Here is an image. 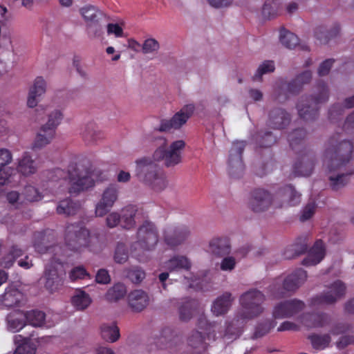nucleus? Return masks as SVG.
<instances>
[{"mask_svg": "<svg viewBox=\"0 0 354 354\" xmlns=\"http://www.w3.org/2000/svg\"><path fill=\"white\" fill-rule=\"evenodd\" d=\"M339 134L331 136L326 146L324 164L328 168L329 185L332 190L339 191L344 187L354 174V169L348 165L353 151V143L341 140Z\"/></svg>", "mask_w": 354, "mask_h": 354, "instance_id": "f257e3e1", "label": "nucleus"}, {"mask_svg": "<svg viewBox=\"0 0 354 354\" xmlns=\"http://www.w3.org/2000/svg\"><path fill=\"white\" fill-rule=\"evenodd\" d=\"M265 300V295L256 288L250 289L242 294L239 299L242 310L238 311L234 318L227 324L223 336H227L230 330L232 337L230 338H236L239 336L241 328L248 320L254 319L263 313V304Z\"/></svg>", "mask_w": 354, "mask_h": 354, "instance_id": "f03ea898", "label": "nucleus"}, {"mask_svg": "<svg viewBox=\"0 0 354 354\" xmlns=\"http://www.w3.org/2000/svg\"><path fill=\"white\" fill-rule=\"evenodd\" d=\"M301 201V194L293 186L287 185L280 188L272 196L263 188H256L252 191L249 201V207L254 212L266 211L272 205L275 208L285 205L295 206Z\"/></svg>", "mask_w": 354, "mask_h": 354, "instance_id": "7ed1b4c3", "label": "nucleus"}, {"mask_svg": "<svg viewBox=\"0 0 354 354\" xmlns=\"http://www.w3.org/2000/svg\"><path fill=\"white\" fill-rule=\"evenodd\" d=\"M46 176L47 180L50 182L68 179L70 185L68 192L71 194H78L95 185L94 180L89 176L88 168L80 162L71 163L67 171L60 168L47 171Z\"/></svg>", "mask_w": 354, "mask_h": 354, "instance_id": "20e7f679", "label": "nucleus"}, {"mask_svg": "<svg viewBox=\"0 0 354 354\" xmlns=\"http://www.w3.org/2000/svg\"><path fill=\"white\" fill-rule=\"evenodd\" d=\"M306 134L305 129H296L288 136L290 148L298 156L292 168L295 176H309L314 169L315 156L305 145Z\"/></svg>", "mask_w": 354, "mask_h": 354, "instance_id": "39448f33", "label": "nucleus"}, {"mask_svg": "<svg viewBox=\"0 0 354 354\" xmlns=\"http://www.w3.org/2000/svg\"><path fill=\"white\" fill-rule=\"evenodd\" d=\"M150 141L157 142L159 147L153 153L155 161L162 162L167 167H174L182 161V151L185 147V142L183 140L174 141L166 148L167 140L163 136H156L151 133L147 136Z\"/></svg>", "mask_w": 354, "mask_h": 354, "instance_id": "423d86ee", "label": "nucleus"}, {"mask_svg": "<svg viewBox=\"0 0 354 354\" xmlns=\"http://www.w3.org/2000/svg\"><path fill=\"white\" fill-rule=\"evenodd\" d=\"M35 249L41 253L53 254L50 263L46 266L44 278L46 279V288L50 292H55L59 290L64 283L63 277L58 274L57 269L55 266V264L62 265L63 263V260L59 257L64 255L62 247L59 245H54L42 248L39 244H36Z\"/></svg>", "mask_w": 354, "mask_h": 354, "instance_id": "0eeeda50", "label": "nucleus"}, {"mask_svg": "<svg viewBox=\"0 0 354 354\" xmlns=\"http://www.w3.org/2000/svg\"><path fill=\"white\" fill-rule=\"evenodd\" d=\"M137 175L156 191H162L167 185L164 171L149 158H142L136 161Z\"/></svg>", "mask_w": 354, "mask_h": 354, "instance_id": "6e6552de", "label": "nucleus"}, {"mask_svg": "<svg viewBox=\"0 0 354 354\" xmlns=\"http://www.w3.org/2000/svg\"><path fill=\"white\" fill-rule=\"evenodd\" d=\"M317 89L315 96L301 97L297 104L299 117L306 121L315 120L318 117L319 105L328 100V88L325 82H318Z\"/></svg>", "mask_w": 354, "mask_h": 354, "instance_id": "1a4fd4ad", "label": "nucleus"}, {"mask_svg": "<svg viewBox=\"0 0 354 354\" xmlns=\"http://www.w3.org/2000/svg\"><path fill=\"white\" fill-rule=\"evenodd\" d=\"M197 326L202 331L194 330L188 337V344L194 348H201L205 351L208 347V344L205 342V339L215 341L217 338L230 339V337H232V330L230 331L227 336H223L225 330L223 332H218V336H216L215 330L218 328V326L216 324L209 323L203 315L198 319Z\"/></svg>", "mask_w": 354, "mask_h": 354, "instance_id": "9d476101", "label": "nucleus"}, {"mask_svg": "<svg viewBox=\"0 0 354 354\" xmlns=\"http://www.w3.org/2000/svg\"><path fill=\"white\" fill-rule=\"evenodd\" d=\"M307 279L306 272L298 268L283 279L277 278L269 286V292L275 299H281L295 292Z\"/></svg>", "mask_w": 354, "mask_h": 354, "instance_id": "9b49d317", "label": "nucleus"}, {"mask_svg": "<svg viewBox=\"0 0 354 354\" xmlns=\"http://www.w3.org/2000/svg\"><path fill=\"white\" fill-rule=\"evenodd\" d=\"M137 241L131 245V252L138 259L139 254L136 252L138 248L143 251H151L155 249L159 240L158 231L156 225L149 221H145L138 227L137 231Z\"/></svg>", "mask_w": 354, "mask_h": 354, "instance_id": "f8f14e48", "label": "nucleus"}, {"mask_svg": "<svg viewBox=\"0 0 354 354\" xmlns=\"http://www.w3.org/2000/svg\"><path fill=\"white\" fill-rule=\"evenodd\" d=\"M89 231L80 224L74 223L67 225L65 232V245L71 251L81 252L89 244Z\"/></svg>", "mask_w": 354, "mask_h": 354, "instance_id": "ddd939ff", "label": "nucleus"}, {"mask_svg": "<svg viewBox=\"0 0 354 354\" xmlns=\"http://www.w3.org/2000/svg\"><path fill=\"white\" fill-rule=\"evenodd\" d=\"M63 115L59 111H55L48 115L46 124L41 126L32 144V149H39L48 145L54 138L57 126L60 124Z\"/></svg>", "mask_w": 354, "mask_h": 354, "instance_id": "4468645a", "label": "nucleus"}, {"mask_svg": "<svg viewBox=\"0 0 354 354\" xmlns=\"http://www.w3.org/2000/svg\"><path fill=\"white\" fill-rule=\"evenodd\" d=\"M195 106L192 104L185 105L171 118L161 120L160 126L155 128L152 133L155 134L156 131L168 132L171 129H179L192 115Z\"/></svg>", "mask_w": 354, "mask_h": 354, "instance_id": "2eb2a0df", "label": "nucleus"}, {"mask_svg": "<svg viewBox=\"0 0 354 354\" xmlns=\"http://www.w3.org/2000/svg\"><path fill=\"white\" fill-rule=\"evenodd\" d=\"M328 289L326 292L311 298L310 305L316 306L333 304L345 295L346 287L342 281L336 280L328 287Z\"/></svg>", "mask_w": 354, "mask_h": 354, "instance_id": "dca6fc26", "label": "nucleus"}, {"mask_svg": "<svg viewBox=\"0 0 354 354\" xmlns=\"http://www.w3.org/2000/svg\"><path fill=\"white\" fill-rule=\"evenodd\" d=\"M245 147L243 141L233 142L230 150L228 159V172L230 176L238 178L243 172L245 166L242 160V154Z\"/></svg>", "mask_w": 354, "mask_h": 354, "instance_id": "f3484780", "label": "nucleus"}, {"mask_svg": "<svg viewBox=\"0 0 354 354\" xmlns=\"http://www.w3.org/2000/svg\"><path fill=\"white\" fill-rule=\"evenodd\" d=\"M119 187L116 184H111L102 193V198L95 206V215L104 216L106 215L118 198Z\"/></svg>", "mask_w": 354, "mask_h": 354, "instance_id": "a211bd4d", "label": "nucleus"}, {"mask_svg": "<svg viewBox=\"0 0 354 354\" xmlns=\"http://www.w3.org/2000/svg\"><path fill=\"white\" fill-rule=\"evenodd\" d=\"M304 308V301L293 299L279 303L274 306L272 314L275 319L288 318L298 314Z\"/></svg>", "mask_w": 354, "mask_h": 354, "instance_id": "6ab92c4d", "label": "nucleus"}, {"mask_svg": "<svg viewBox=\"0 0 354 354\" xmlns=\"http://www.w3.org/2000/svg\"><path fill=\"white\" fill-rule=\"evenodd\" d=\"M189 234L190 231L185 225L170 226L164 231V241L173 248L184 243Z\"/></svg>", "mask_w": 354, "mask_h": 354, "instance_id": "aec40b11", "label": "nucleus"}, {"mask_svg": "<svg viewBox=\"0 0 354 354\" xmlns=\"http://www.w3.org/2000/svg\"><path fill=\"white\" fill-rule=\"evenodd\" d=\"M80 12L87 23L88 32L95 36L100 35L102 30L100 24L102 13L96 7L91 5L80 8Z\"/></svg>", "mask_w": 354, "mask_h": 354, "instance_id": "412c9836", "label": "nucleus"}, {"mask_svg": "<svg viewBox=\"0 0 354 354\" xmlns=\"http://www.w3.org/2000/svg\"><path fill=\"white\" fill-rule=\"evenodd\" d=\"M289 113L281 108H274L269 111L267 124L274 129H283L290 122Z\"/></svg>", "mask_w": 354, "mask_h": 354, "instance_id": "4be33fe9", "label": "nucleus"}, {"mask_svg": "<svg viewBox=\"0 0 354 354\" xmlns=\"http://www.w3.org/2000/svg\"><path fill=\"white\" fill-rule=\"evenodd\" d=\"M325 254V244L322 240L318 239L309 250L307 257L303 260L302 264L306 266H315L322 261Z\"/></svg>", "mask_w": 354, "mask_h": 354, "instance_id": "5701e85b", "label": "nucleus"}, {"mask_svg": "<svg viewBox=\"0 0 354 354\" xmlns=\"http://www.w3.org/2000/svg\"><path fill=\"white\" fill-rule=\"evenodd\" d=\"M301 322L308 328H322L329 324L330 317L324 313H305L301 316Z\"/></svg>", "mask_w": 354, "mask_h": 354, "instance_id": "b1692460", "label": "nucleus"}, {"mask_svg": "<svg viewBox=\"0 0 354 354\" xmlns=\"http://www.w3.org/2000/svg\"><path fill=\"white\" fill-rule=\"evenodd\" d=\"M148 295L142 290L131 291L128 295V302L130 308L134 312H141L149 304Z\"/></svg>", "mask_w": 354, "mask_h": 354, "instance_id": "393cba45", "label": "nucleus"}, {"mask_svg": "<svg viewBox=\"0 0 354 354\" xmlns=\"http://www.w3.org/2000/svg\"><path fill=\"white\" fill-rule=\"evenodd\" d=\"M232 294L229 292H224L213 302L211 308L212 313L216 316L226 314L232 306Z\"/></svg>", "mask_w": 354, "mask_h": 354, "instance_id": "a878e982", "label": "nucleus"}, {"mask_svg": "<svg viewBox=\"0 0 354 354\" xmlns=\"http://www.w3.org/2000/svg\"><path fill=\"white\" fill-rule=\"evenodd\" d=\"M311 79L312 73L310 71L307 70L301 73L287 84V93L292 95L297 94L302 89L304 85L308 84Z\"/></svg>", "mask_w": 354, "mask_h": 354, "instance_id": "bb28decb", "label": "nucleus"}, {"mask_svg": "<svg viewBox=\"0 0 354 354\" xmlns=\"http://www.w3.org/2000/svg\"><path fill=\"white\" fill-rule=\"evenodd\" d=\"M230 239L226 236L214 238L209 243V250L218 257L230 254Z\"/></svg>", "mask_w": 354, "mask_h": 354, "instance_id": "cd10ccee", "label": "nucleus"}, {"mask_svg": "<svg viewBox=\"0 0 354 354\" xmlns=\"http://www.w3.org/2000/svg\"><path fill=\"white\" fill-rule=\"evenodd\" d=\"M308 250V241L306 236H299L296 241L288 246L283 252L285 259H290L304 254Z\"/></svg>", "mask_w": 354, "mask_h": 354, "instance_id": "c85d7f7f", "label": "nucleus"}, {"mask_svg": "<svg viewBox=\"0 0 354 354\" xmlns=\"http://www.w3.org/2000/svg\"><path fill=\"white\" fill-rule=\"evenodd\" d=\"M192 263L185 256L174 255L165 263V268L169 271L178 272L180 270H189Z\"/></svg>", "mask_w": 354, "mask_h": 354, "instance_id": "c756f323", "label": "nucleus"}, {"mask_svg": "<svg viewBox=\"0 0 354 354\" xmlns=\"http://www.w3.org/2000/svg\"><path fill=\"white\" fill-rule=\"evenodd\" d=\"M46 86V82L41 77H37L35 80L28 97L27 104L29 107L32 108L37 106V97L45 93Z\"/></svg>", "mask_w": 354, "mask_h": 354, "instance_id": "7c9ffc66", "label": "nucleus"}, {"mask_svg": "<svg viewBox=\"0 0 354 354\" xmlns=\"http://www.w3.org/2000/svg\"><path fill=\"white\" fill-rule=\"evenodd\" d=\"M80 207L81 204L79 201L67 198L59 202L56 212L58 214L69 216L76 214Z\"/></svg>", "mask_w": 354, "mask_h": 354, "instance_id": "2f4dec72", "label": "nucleus"}, {"mask_svg": "<svg viewBox=\"0 0 354 354\" xmlns=\"http://www.w3.org/2000/svg\"><path fill=\"white\" fill-rule=\"evenodd\" d=\"M252 139L257 147L259 148L270 147L277 142V137L268 130L258 131L252 136Z\"/></svg>", "mask_w": 354, "mask_h": 354, "instance_id": "473e14b6", "label": "nucleus"}, {"mask_svg": "<svg viewBox=\"0 0 354 354\" xmlns=\"http://www.w3.org/2000/svg\"><path fill=\"white\" fill-rule=\"evenodd\" d=\"M17 169L24 176H29L37 171L35 161L28 152H25L21 158L19 160Z\"/></svg>", "mask_w": 354, "mask_h": 354, "instance_id": "72a5a7b5", "label": "nucleus"}, {"mask_svg": "<svg viewBox=\"0 0 354 354\" xmlns=\"http://www.w3.org/2000/svg\"><path fill=\"white\" fill-rule=\"evenodd\" d=\"M339 30L338 24H335L330 30H327L324 26H319L315 29V35L321 44H327L331 39L338 35Z\"/></svg>", "mask_w": 354, "mask_h": 354, "instance_id": "f704fd0d", "label": "nucleus"}, {"mask_svg": "<svg viewBox=\"0 0 354 354\" xmlns=\"http://www.w3.org/2000/svg\"><path fill=\"white\" fill-rule=\"evenodd\" d=\"M137 212L136 206L129 205L123 208L120 218L121 225L123 228L129 230L136 225L134 217Z\"/></svg>", "mask_w": 354, "mask_h": 354, "instance_id": "c9c22d12", "label": "nucleus"}, {"mask_svg": "<svg viewBox=\"0 0 354 354\" xmlns=\"http://www.w3.org/2000/svg\"><path fill=\"white\" fill-rule=\"evenodd\" d=\"M100 333L103 339L111 343L116 342L120 336V329L115 323L102 324L100 327Z\"/></svg>", "mask_w": 354, "mask_h": 354, "instance_id": "e433bc0d", "label": "nucleus"}, {"mask_svg": "<svg viewBox=\"0 0 354 354\" xmlns=\"http://www.w3.org/2000/svg\"><path fill=\"white\" fill-rule=\"evenodd\" d=\"M197 304L194 299H187L179 308L180 319L183 322L189 321L192 317Z\"/></svg>", "mask_w": 354, "mask_h": 354, "instance_id": "4c0bfd02", "label": "nucleus"}, {"mask_svg": "<svg viewBox=\"0 0 354 354\" xmlns=\"http://www.w3.org/2000/svg\"><path fill=\"white\" fill-rule=\"evenodd\" d=\"M82 137L85 142L91 143L103 138V133L97 129L95 123L91 122L86 124L82 131Z\"/></svg>", "mask_w": 354, "mask_h": 354, "instance_id": "58836bf2", "label": "nucleus"}, {"mask_svg": "<svg viewBox=\"0 0 354 354\" xmlns=\"http://www.w3.org/2000/svg\"><path fill=\"white\" fill-rule=\"evenodd\" d=\"M279 40L285 47L290 49L294 48L299 44L298 37L283 28L280 30Z\"/></svg>", "mask_w": 354, "mask_h": 354, "instance_id": "ea45409f", "label": "nucleus"}, {"mask_svg": "<svg viewBox=\"0 0 354 354\" xmlns=\"http://www.w3.org/2000/svg\"><path fill=\"white\" fill-rule=\"evenodd\" d=\"M308 339H310L313 348L316 350H323L326 348L328 346L331 341L330 336L328 334H312L308 336Z\"/></svg>", "mask_w": 354, "mask_h": 354, "instance_id": "a19ab883", "label": "nucleus"}, {"mask_svg": "<svg viewBox=\"0 0 354 354\" xmlns=\"http://www.w3.org/2000/svg\"><path fill=\"white\" fill-rule=\"evenodd\" d=\"M71 302L77 310H84L90 305L91 299L88 294L84 291L78 290L72 297Z\"/></svg>", "mask_w": 354, "mask_h": 354, "instance_id": "79ce46f5", "label": "nucleus"}, {"mask_svg": "<svg viewBox=\"0 0 354 354\" xmlns=\"http://www.w3.org/2000/svg\"><path fill=\"white\" fill-rule=\"evenodd\" d=\"M174 331L170 327H165L160 332L159 336L156 338V344L160 348L167 347L175 337Z\"/></svg>", "mask_w": 354, "mask_h": 354, "instance_id": "37998d69", "label": "nucleus"}, {"mask_svg": "<svg viewBox=\"0 0 354 354\" xmlns=\"http://www.w3.org/2000/svg\"><path fill=\"white\" fill-rule=\"evenodd\" d=\"M27 322L35 327L41 326L45 321V313L41 310H32L25 314Z\"/></svg>", "mask_w": 354, "mask_h": 354, "instance_id": "c03bdc74", "label": "nucleus"}, {"mask_svg": "<svg viewBox=\"0 0 354 354\" xmlns=\"http://www.w3.org/2000/svg\"><path fill=\"white\" fill-rule=\"evenodd\" d=\"M127 293L126 287L122 283H116L111 288L106 294L109 301H117L123 298Z\"/></svg>", "mask_w": 354, "mask_h": 354, "instance_id": "a18cd8bd", "label": "nucleus"}, {"mask_svg": "<svg viewBox=\"0 0 354 354\" xmlns=\"http://www.w3.org/2000/svg\"><path fill=\"white\" fill-rule=\"evenodd\" d=\"M275 70L274 62L272 60H266L258 67L256 73L253 76V80L261 81L265 74L274 72Z\"/></svg>", "mask_w": 354, "mask_h": 354, "instance_id": "49530a36", "label": "nucleus"}, {"mask_svg": "<svg viewBox=\"0 0 354 354\" xmlns=\"http://www.w3.org/2000/svg\"><path fill=\"white\" fill-rule=\"evenodd\" d=\"M128 258L129 253L125 244L118 243L114 254L115 261L118 263H124L128 260Z\"/></svg>", "mask_w": 354, "mask_h": 354, "instance_id": "de8ad7c7", "label": "nucleus"}, {"mask_svg": "<svg viewBox=\"0 0 354 354\" xmlns=\"http://www.w3.org/2000/svg\"><path fill=\"white\" fill-rule=\"evenodd\" d=\"M23 194L26 200L30 202L39 201L43 198L38 189L32 185L26 186Z\"/></svg>", "mask_w": 354, "mask_h": 354, "instance_id": "09e8293b", "label": "nucleus"}, {"mask_svg": "<svg viewBox=\"0 0 354 354\" xmlns=\"http://www.w3.org/2000/svg\"><path fill=\"white\" fill-rule=\"evenodd\" d=\"M278 12V6L274 1H266L262 8L263 15L268 19L274 17Z\"/></svg>", "mask_w": 354, "mask_h": 354, "instance_id": "8fccbe9b", "label": "nucleus"}, {"mask_svg": "<svg viewBox=\"0 0 354 354\" xmlns=\"http://www.w3.org/2000/svg\"><path fill=\"white\" fill-rule=\"evenodd\" d=\"M69 277L72 281H74L77 279H91V275L84 266H80L73 268L71 270Z\"/></svg>", "mask_w": 354, "mask_h": 354, "instance_id": "3c124183", "label": "nucleus"}, {"mask_svg": "<svg viewBox=\"0 0 354 354\" xmlns=\"http://www.w3.org/2000/svg\"><path fill=\"white\" fill-rule=\"evenodd\" d=\"M127 277L133 283H140L145 279V272L140 268L134 267L128 271Z\"/></svg>", "mask_w": 354, "mask_h": 354, "instance_id": "603ef678", "label": "nucleus"}, {"mask_svg": "<svg viewBox=\"0 0 354 354\" xmlns=\"http://www.w3.org/2000/svg\"><path fill=\"white\" fill-rule=\"evenodd\" d=\"M343 113L344 107L339 104H335L328 111V118L332 122H335L340 118Z\"/></svg>", "mask_w": 354, "mask_h": 354, "instance_id": "864d4df0", "label": "nucleus"}, {"mask_svg": "<svg viewBox=\"0 0 354 354\" xmlns=\"http://www.w3.org/2000/svg\"><path fill=\"white\" fill-rule=\"evenodd\" d=\"M35 346L28 342L19 344L15 349L14 354H35Z\"/></svg>", "mask_w": 354, "mask_h": 354, "instance_id": "5fc2aeb1", "label": "nucleus"}, {"mask_svg": "<svg viewBox=\"0 0 354 354\" xmlns=\"http://www.w3.org/2000/svg\"><path fill=\"white\" fill-rule=\"evenodd\" d=\"M158 48L159 43L152 38L146 39L142 45V52L145 54L158 50Z\"/></svg>", "mask_w": 354, "mask_h": 354, "instance_id": "6e6d98bb", "label": "nucleus"}, {"mask_svg": "<svg viewBox=\"0 0 354 354\" xmlns=\"http://www.w3.org/2000/svg\"><path fill=\"white\" fill-rule=\"evenodd\" d=\"M316 205L314 203H308L302 210L300 221L304 222L310 219L314 214Z\"/></svg>", "mask_w": 354, "mask_h": 354, "instance_id": "4d7b16f0", "label": "nucleus"}, {"mask_svg": "<svg viewBox=\"0 0 354 354\" xmlns=\"http://www.w3.org/2000/svg\"><path fill=\"white\" fill-rule=\"evenodd\" d=\"M12 160V156L8 149H0V167H8Z\"/></svg>", "mask_w": 354, "mask_h": 354, "instance_id": "13d9d810", "label": "nucleus"}, {"mask_svg": "<svg viewBox=\"0 0 354 354\" xmlns=\"http://www.w3.org/2000/svg\"><path fill=\"white\" fill-rule=\"evenodd\" d=\"M335 59H327L322 62L318 68V74L319 76H325L328 74Z\"/></svg>", "mask_w": 354, "mask_h": 354, "instance_id": "bf43d9fd", "label": "nucleus"}, {"mask_svg": "<svg viewBox=\"0 0 354 354\" xmlns=\"http://www.w3.org/2000/svg\"><path fill=\"white\" fill-rule=\"evenodd\" d=\"M15 169L10 167H0V185H3L12 176Z\"/></svg>", "mask_w": 354, "mask_h": 354, "instance_id": "052dcab7", "label": "nucleus"}, {"mask_svg": "<svg viewBox=\"0 0 354 354\" xmlns=\"http://www.w3.org/2000/svg\"><path fill=\"white\" fill-rule=\"evenodd\" d=\"M95 281L98 283L107 284L111 281L109 272L105 269H100L95 276Z\"/></svg>", "mask_w": 354, "mask_h": 354, "instance_id": "680f3d73", "label": "nucleus"}, {"mask_svg": "<svg viewBox=\"0 0 354 354\" xmlns=\"http://www.w3.org/2000/svg\"><path fill=\"white\" fill-rule=\"evenodd\" d=\"M25 326V323L19 319L10 318L8 319V328L12 332L19 331Z\"/></svg>", "mask_w": 354, "mask_h": 354, "instance_id": "e2e57ef3", "label": "nucleus"}, {"mask_svg": "<svg viewBox=\"0 0 354 354\" xmlns=\"http://www.w3.org/2000/svg\"><path fill=\"white\" fill-rule=\"evenodd\" d=\"M121 216L117 212H112L108 215L106 221L109 227H116L120 222Z\"/></svg>", "mask_w": 354, "mask_h": 354, "instance_id": "0e129e2a", "label": "nucleus"}, {"mask_svg": "<svg viewBox=\"0 0 354 354\" xmlns=\"http://www.w3.org/2000/svg\"><path fill=\"white\" fill-rule=\"evenodd\" d=\"M354 344V338L352 336H342L339 338V341L337 342V346L339 349L344 348L349 344Z\"/></svg>", "mask_w": 354, "mask_h": 354, "instance_id": "69168bd1", "label": "nucleus"}, {"mask_svg": "<svg viewBox=\"0 0 354 354\" xmlns=\"http://www.w3.org/2000/svg\"><path fill=\"white\" fill-rule=\"evenodd\" d=\"M108 34H114L117 37L122 36L123 30L118 24H109L107 25Z\"/></svg>", "mask_w": 354, "mask_h": 354, "instance_id": "338daca9", "label": "nucleus"}, {"mask_svg": "<svg viewBox=\"0 0 354 354\" xmlns=\"http://www.w3.org/2000/svg\"><path fill=\"white\" fill-rule=\"evenodd\" d=\"M343 129L346 132L354 129V111L346 118Z\"/></svg>", "mask_w": 354, "mask_h": 354, "instance_id": "774afa93", "label": "nucleus"}]
</instances>
